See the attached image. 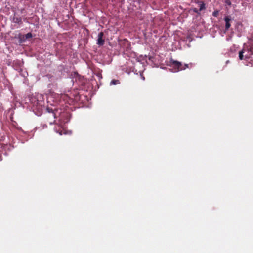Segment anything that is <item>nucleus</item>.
Segmentation results:
<instances>
[{"label": "nucleus", "mask_w": 253, "mask_h": 253, "mask_svg": "<svg viewBox=\"0 0 253 253\" xmlns=\"http://www.w3.org/2000/svg\"><path fill=\"white\" fill-rule=\"evenodd\" d=\"M46 110L49 113L51 114L52 116H53L54 118H55V113L54 112V111L52 108L47 107L46 109Z\"/></svg>", "instance_id": "obj_8"}, {"label": "nucleus", "mask_w": 253, "mask_h": 253, "mask_svg": "<svg viewBox=\"0 0 253 253\" xmlns=\"http://www.w3.org/2000/svg\"><path fill=\"white\" fill-rule=\"evenodd\" d=\"M191 10L195 13H197L198 15L200 14V13L199 12V10H198L196 8H193Z\"/></svg>", "instance_id": "obj_11"}, {"label": "nucleus", "mask_w": 253, "mask_h": 253, "mask_svg": "<svg viewBox=\"0 0 253 253\" xmlns=\"http://www.w3.org/2000/svg\"><path fill=\"white\" fill-rule=\"evenodd\" d=\"M248 65L251 66H253V59H252L249 61Z\"/></svg>", "instance_id": "obj_15"}, {"label": "nucleus", "mask_w": 253, "mask_h": 253, "mask_svg": "<svg viewBox=\"0 0 253 253\" xmlns=\"http://www.w3.org/2000/svg\"><path fill=\"white\" fill-rule=\"evenodd\" d=\"M250 43H253V33L252 34L251 38L249 39Z\"/></svg>", "instance_id": "obj_14"}, {"label": "nucleus", "mask_w": 253, "mask_h": 253, "mask_svg": "<svg viewBox=\"0 0 253 253\" xmlns=\"http://www.w3.org/2000/svg\"><path fill=\"white\" fill-rule=\"evenodd\" d=\"M170 66L173 68V72H176L181 71V67L182 64L179 61L171 60Z\"/></svg>", "instance_id": "obj_1"}, {"label": "nucleus", "mask_w": 253, "mask_h": 253, "mask_svg": "<svg viewBox=\"0 0 253 253\" xmlns=\"http://www.w3.org/2000/svg\"><path fill=\"white\" fill-rule=\"evenodd\" d=\"M140 2L142 0H138Z\"/></svg>", "instance_id": "obj_18"}, {"label": "nucleus", "mask_w": 253, "mask_h": 253, "mask_svg": "<svg viewBox=\"0 0 253 253\" xmlns=\"http://www.w3.org/2000/svg\"><path fill=\"white\" fill-rule=\"evenodd\" d=\"M104 33L103 32H100L98 35V39L97 44L99 46L103 45L104 44L105 41L103 39Z\"/></svg>", "instance_id": "obj_3"}, {"label": "nucleus", "mask_w": 253, "mask_h": 253, "mask_svg": "<svg viewBox=\"0 0 253 253\" xmlns=\"http://www.w3.org/2000/svg\"><path fill=\"white\" fill-rule=\"evenodd\" d=\"M244 48H246L248 54L245 55L246 58H249L251 55H253V43L249 42L247 44H244Z\"/></svg>", "instance_id": "obj_2"}, {"label": "nucleus", "mask_w": 253, "mask_h": 253, "mask_svg": "<svg viewBox=\"0 0 253 253\" xmlns=\"http://www.w3.org/2000/svg\"><path fill=\"white\" fill-rule=\"evenodd\" d=\"M224 20L225 21V30H228L231 26L230 21H231V19L230 16H226L224 18Z\"/></svg>", "instance_id": "obj_4"}, {"label": "nucleus", "mask_w": 253, "mask_h": 253, "mask_svg": "<svg viewBox=\"0 0 253 253\" xmlns=\"http://www.w3.org/2000/svg\"><path fill=\"white\" fill-rule=\"evenodd\" d=\"M212 15H213L214 17H217V16L218 15V11H214L212 13Z\"/></svg>", "instance_id": "obj_13"}, {"label": "nucleus", "mask_w": 253, "mask_h": 253, "mask_svg": "<svg viewBox=\"0 0 253 253\" xmlns=\"http://www.w3.org/2000/svg\"><path fill=\"white\" fill-rule=\"evenodd\" d=\"M188 68H189V64H185L184 65H182V66L181 67V70H185Z\"/></svg>", "instance_id": "obj_10"}, {"label": "nucleus", "mask_w": 253, "mask_h": 253, "mask_svg": "<svg viewBox=\"0 0 253 253\" xmlns=\"http://www.w3.org/2000/svg\"><path fill=\"white\" fill-rule=\"evenodd\" d=\"M13 21L14 23H18L19 24H21L22 23V18L20 17L14 16L13 19Z\"/></svg>", "instance_id": "obj_6"}, {"label": "nucleus", "mask_w": 253, "mask_h": 253, "mask_svg": "<svg viewBox=\"0 0 253 253\" xmlns=\"http://www.w3.org/2000/svg\"><path fill=\"white\" fill-rule=\"evenodd\" d=\"M97 75L100 78H102V75L101 73H98Z\"/></svg>", "instance_id": "obj_17"}, {"label": "nucleus", "mask_w": 253, "mask_h": 253, "mask_svg": "<svg viewBox=\"0 0 253 253\" xmlns=\"http://www.w3.org/2000/svg\"><path fill=\"white\" fill-rule=\"evenodd\" d=\"M32 37V35L31 33H28L25 35V38L26 39H29L31 38Z\"/></svg>", "instance_id": "obj_12"}, {"label": "nucleus", "mask_w": 253, "mask_h": 253, "mask_svg": "<svg viewBox=\"0 0 253 253\" xmlns=\"http://www.w3.org/2000/svg\"><path fill=\"white\" fill-rule=\"evenodd\" d=\"M225 3L226 4H227L228 5H231V2L230 1V0H226L225 1Z\"/></svg>", "instance_id": "obj_16"}, {"label": "nucleus", "mask_w": 253, "mask_h": 253, "mask_svg": "<svg viewBox=\"0 0 253 253\" xmlns=\"http://www.w3.org/2000/svg\"><path fill=\"white\" fill-rule=\"evenodd\" d=\"M120 84V81L119 80H112L111 82H110V85H117L118 84Z\"/></svg>", "instance_id": "obj_9"}, {"label": "nucleus", "mask_w": 253, "mask_h": 253, "mask_svg": "<svg viewBox=\"0 0 253 253\" xmlns=\"http://www.w3.org/2000/svg\"><path fill=\"white\" fill-rule=\"evenodd\" d=\"M199 5V11H202L203 10H205L206 9L205 4L204 2L202 1H198L197 2Z\"/></svg>", "instance_id": "obj_5"}, {"label": "nucleus", "mask_w": 253, "mask_h": 253, "mask_svg": "<svg viewBox=\"0 0 253 253\" xmlns=\"http://www.w3.org/2000/svg\"><path fill=\"white\" fill-rule=\"evenodd\" d=\"M246 51V48H243L242 50L240 51L239 52V59L240 60H243L244 59V55H243V53H244Z\"/></svg>", "instance_id": "obj_7"}]
</instances>
